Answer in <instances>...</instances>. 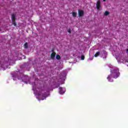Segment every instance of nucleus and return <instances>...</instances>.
<instances>
[{
    "mask_svg": "<svg viewBox=\"0 0 128 128\" xmlns=\"http://www.w3.org/2000/svg\"><path fill=\"white\" fill-rule=\"evenodd\" d=\"M120 74V70H118V69L111 70V74L108 76L107 80H108V82H112L114 80L112 78H118Z\"/></svg>",
    "mask_w": 128,
    "mask_h": 128,
    "instance_id": "1",
    "label": "nucleus"
},
{
    "mask_svg": "<svg viewBox=\"0 0 128 128\" xmlns=\"http://www.w3.org/2000/svg\"><path fill=\"white\" fill-rule=\"evenodd\" d=\"M96 8L97 10H100L101 8V6H100V0H98L96 2Z\"/></svg>",
    "mask_w": 128,
    "mask_h": 128,
    "instance_id": "2",
    "label": "nucleus"
},
{
    "mask_svg": "<svg viewBox=\"0 0 128 128\" xmlns=\"http://www.w3.org/2000/svg\"><path fill=\"white\" fill-rule=\"evenodd\" d=\"M78 16H83L84 12L82 10H78Z\"/></svg>",
    "mask_w": 128,
    "mask_h": 128,
    "instance_id": "3",
    "label": "nucleus"
},
{
    "mask_svg": "<svg viewBox=\"0 0 128 128\" xmlns=\"http://www.w3.org/2000/svg\"><path fill=\"white\" fill-rule=\"evenodd\" d=\"M56 52H52L50 55L51 59L54 60V58H56Z\"/></svg>",
    "mask_w": 128,
    "mask_h": 128,
    "instance_id": "4",
    "label": "nucleus"
},
{
    "mask_svg": "<svg viewBox=\"0 0 128 128\" xmlns=\"http://www.w3.org/2000/svg\"><path fill=\"white\" fill-rule=\"evenodd\" d=\"M38 96H42V98H42V100H44L46 99V94H38Z\"/></svg>",
    "mask_w": 128,
    "mask_h": 128,
    "instance_id": "5",
    "label": "nucleus"
},
{
    "mask_svg": "<svg viewBox=\"0 0 128 128\" xmlns=\"http://www.w3.org/2000/svg\"><path fill=\"white\" fill-rule=\"evenodd\" d=\"M59 94H64V90L63 88L62 87H60L59 88Z\"/></svg>",
    "mask_w": 128,
    "mask_h": 128,
    "instance_id": "6",
    "label": "nucleus"
},
{
    "mask_svg": "<svg viewBox=\"0 0 128 128\" xmlns=\"http://www.w3.org/2000/svg\"><path fill=\"white\" fill-rule=\"evenodd\" d=\"M12 22H16V16H14V14L12 15Z\"/></svg>",
    "mask_w": 128,
    "mask_h": 128,
    "instance_id": "7",
    "label": "nucleus"
},
{
    "mask_svg": "<svg viewBox=\"0 0 128 128\" xmlns=\"http://www.w3.org/2000/svg\"><path fill=\"white\" fill-rule=\"evenodd\" d=\"M100 52H97L96 54H94L95 58H98V56H100Z\"/></svg>",
    "mask_w": 128,
    "mask_h": 128,
    "instance_id": "8",
    "label": "nucleus"
},
{
    "mask_svg": "<svg viewBox=\"0 0 128 128\" xmlns=\"http://www.w3.org/2000/svg\"><path fill=\"white\" fill-rule=\"evenodd\" d=\"M72 16L74 18H76V12H72Z\"/></svg>",
    "mask_w": 128,
    "mask_h": 128,
    "instance_id": "9",
    "label": "nucleus"
},
{
    "mask_svg": "<svg viewBox=\"0 0 128 128\" xmlns=\"http://www.w3.org/2000/svg\"><path fill=\"white\" fill-rule=\"evenodd\" d=\"M56 58L59 60H60V54H57L56 56Z\"/></svg>",
    "mask_w": 128,
    "mask_h": 128,
    "instance_id": "10",
    "label": "nucleus"
},
{
    "mask_svg": "<svg viewBox=\"0 0 128 128\" xmlns=\"http://www.w3.org/2000/svg\"><path fill=\"white\" fill-rule=\"evenodd\" d=\"M24 48H28V42H26L24 44Z\"/></svg>",
    "mask_w": 128,
    "mask_h": 128,
    "instance_id": "11",
    "label": "nucleus"
},
{
    "mask_svg": "<svg viewBox=\"0 0 128 128\" xmlns=\"http://www.w3.org/2000/svg\"><path fill=\"white\" fill-rule=\"evenodd\" d=\"M105 16H108L110 14V12L106 11L104 13Z\"/></svg>",
    "mask_w": 128,
    "mask_h": 128,
    "instance_id": "12",
    "label": "nucleus"
},
{
    "mask_svg": "<svg viewBox=\"0 0 128 128\" xmlns=\"http://www.w3.org/2000/svg\"><path fill=\"white\" fill-rule=\"evenodd\" d=\"M12 24H14V26H16V22H12Z\"/></svg>",
    "mask_w": 128,
    "mask_h": 128,
    "instance_id": "13",
    "label": "nucleus"
},
{
    "mask_svg": "<svg viewBox=\"0 0 128 128\" xmlns=\"http://www.w3.org/2000/svg\"><path fill=\"white\" fill-rule=\"evenodd\" d=\"M81 60H84V56L82 55V56H81Z\"/></svg>",
    "mask_w": 128,
    "mask_h": 128,
    "instance_id": "14",
    "label": "nucleus"
},
{
    "mask_svg": "<svg viewBox=\"0 0 128 128\" xmlns=\"http://www.w3.org/2000/svg\"><path fill=\"white\" fill-rule=\"evenodd\" d=\"M68 32H69V34H70L72 32L70 31V29H69L68 30Z\"/></svg>",
    "mask_w": 128,
    "mask_h": 128,
    "instance_id": "15",
    "label": "nucleus"
},
{
    "mask_svg": "<svg viewBox=\"0 0 128 128\" xmlns=\"http://www.w3.org/2000/svg\"><path fill=\"white\" fill-rule=\"evenodd\" d=\"M106 0H103V2H106Z\"/></svg>",
    "mask_w": 128,
    "mask_h": 128,
    "instance_id": "16",
    "label": "nucleus"
},
{
    "mask_svg": "<svg viewBox=\"0 0 128 128\" xmlns=\"http://www.w3.org/2000/svg\"><path fill=\"white\" fill-rule=\"evenodd\" d=\"M127 52H128V49H127Z\"/></svg>",
    "mask_w": 128,
    "mask_h": 128,
    "instance_id": "17",
    "label": "nucleus"
}]
</instances>
